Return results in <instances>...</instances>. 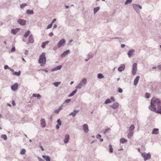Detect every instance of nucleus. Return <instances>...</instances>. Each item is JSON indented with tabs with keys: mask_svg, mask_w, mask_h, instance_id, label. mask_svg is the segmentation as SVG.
Returning a JSON list of instances; mask_svg holds the SVG:
<instances>
[{
	"mask_svg": "<svg viewBox=\"0 0 161 161\" xmlns=\"http://www.w3.org/2000/svg\"><path fill=\"white\" fill-rule=\"evenodd\" d=\"M160 105H161L160 100L159 99L153 97L151 100L150 105L149 107V108L151 111H155L156 108Z\"/></svg>",
	"mask_w": 161,
	"mask_h": 161,
	"instance_id": "obj_1",
	"label": "nucleus"
},
{
	"mask_svg": "<svg viewBox=\"0 0 161 161\" xmlns=\"http://www.w3.org/2000/svg\"><path fill=\"white\" fill-rule=\"evenodd\" d=\"M46 59L45 57V53H42L40 56L38 62L39 64H44L46 63Z\"/></svg>",
	"mask_w": 161,
	"mask_h": 161,
	"instance_id": "obj_2",
	"label": "nucleus"
},
{
	"mask_svg": "<svg viewBox=\"0 0 161 161\" xmlns=\"http://www.w3.org/2000/svg\"><path fill=\"white\" fill-rule=\"evenodd\" d=\"M87 83V79L85 78L82 79L78 85L76 87V89H80L81 87L85 86Z\"/></svg>",
	"mask_w": 161,
	"mask_h": 161,
	"instance_id": "obj_3",
	"label": "nucleus"
},
{
	"mask_svg": "<svg viewBox=\"0 0 161 161\" xmlns=\"http://www.w3.org/2000/svg\"><path fill=\"white\" fill-rule=\"evenodd\" d=\"M141 155L145 161L149 159L151 157V155L150 153H146L145 152L142 153Z\"/></svg>",
	"mask_w": 161,
	"mask_h": 161,
	"instance_id": "obj_4",
	"label": "nucleus"
},
{
	"mask_svg": "<svg viewBox=\"0 0 161 161\" xmlns=\"http://www.w3.org/2000/svg\"><path fill=\"white\" fill-rule=\"evenodd\" d=\"M137 64L136 63H134L132 66V74L133 75H135L137 72Z\"/></svg>",
	"mask_w": 161,
	"mask_h": 161,
	"instance_id": "obj_5",
	"label": "nucleus"
},
{
	"mask_svg": "<svg viewBox=\"0 0 161 161\" xmlns=\"http://www.w3.org/2000/svg\"><path fill=\"white\" fill-rule=\"evenodd\" d=\"M66 42V41L64 39H62L60 40L58 43L57 46L58 47H60L64 45Z\"/></svg>",
	"mask_w": 161,
	"mask_h": 161,
	"instance_id": "obj_6",
	"label": "nucleus"
},
{
	"mask_svg": "<svg viewBox=\"0 0 161 161\" xmlns=\"http://www.w3.org/2000/svg\"><path fill=\"white\" fill-rule=\"evenodd\" d=\"M17 22L19 24L23 26L25 25L26 23V21L22 19H18Z\"/></svg>",
	"mask_w": 161,
	"mask_h": 161,
	"instance_id": "obj_7",
	"label": "nucleus"
},
{
	"mask_svg": "<svg viewBox=\"0 0 161 161\" xmlns=\"http://www.w3.org/2000/svg\"><path fill=\"white\" fill-rule=\"evenodd\" d=\"M135 50L133 49H131L127 53V55L129 58L131 57L133 54V53L135 52Z\"/></svg>",
	"mask_w": 161,
	"mask_h": 161,
	"instance_id": "obj_8",
	"label": "nucleus"
},
{
	"mask_svg": "<svg viewBox=\"0 0 161 161\" xmlns=\"http://www.w3.org/2000/svg\"><path fill=\"white\" fill-rule=\"evenodd\" d=\"M152 111L161 114V105L156 108V110Z\"/></svg>",
	"mask_w": 161,
	"mask_h": 161,
	"instance_id": "obj_9",
	"label": "nucleus"
},
{
	"mask_svg": "<svg viewBox=\"0 0 161 161\" xmlns=\"http://www.w3.org/2000/svg\"><path fill=\"white\" fill-rule=\"evenodd\" d=\"M41 126L42 128H44L46 126V121L44 119H42L41 120Z\"/></svg>",
	"mask_w": 161,
	"mask_h": 161,
	"instance_id": "obj_10",
	"label": "nucleus"
},
{
	"mask_svg": "<svg viewBox=\"0 0 161 161\" xmlns=\"http://www.w3.org/2000/svg\"><path fill=\"white\" fill-rule=\"evenodd\" d=\"M83 129L85 132L87 133L89 131V129L88 125L86 124H84L83 125Z\"/></svg>",
	"mask_w": 161,
	"mask_h": 161,
	"instance_id": "obj_11",
	"label": "nucleus"
},
{
	"mask_svg": "<svg viewBox=\"0 0 161 161\" xmlns=\"http://www.w3.org/2000/svg\"><path fill=\"white\" fill-rule=\"evenodd\" d=\"M18 85L17 83H15L11 86V89L13 91H16L18 88Z\"/></svg>",
	"mask_w": 161,
	"mask_h": 161,
	"instance_id": "obj_12",
	"label": "nucleus"
},
{
	"mask_svg": "<svg viewBox=\"0 0 161 161\" xmlns=\"http://www.w3.org/2000/svg\"><path fill=\"white\" fill-rule=\"evenodd\" d=\"M125 68V66L124 64H121L120 67L118 68V71L119 72H121L123 71Z\"/></svg>",
	"mask_w": 161,
	"mask_h": 161,
	"instance_id": "obj_13",
	"label": "nucleus"
},
{
	"mask_svg": "<svg viewBox=\"0 0 161 161\" xmlns=\"http://www.w3.org/2000/svg\"><path fill=\"white\" fill-rule=\"evenodd\" d=\"M79 112V110H74L73 112L69 114V116H72L73 117H75L76 114Z\"/></svg>",
	"mask_w": 161,
	"mask_h": 161,
	"instance_id": "obj_14",
	"label": "nucleus"
},
{
	"mask_svg": "<svg viewBox=\"0 0 161 161\" xmlns=\"http://www.w3.org/2000/svg\"><path fill=\"white\" fill-rule=\"evenodd\" d=\"M119 105V103H118L116 102L111 105L110 107L113 109H116L118 107Z\"/></svg>",
	"mask_w": 161,
	"mask_h": 161,
	"instance_id": "obj_15",
	"label": "nucleus"
},
{
	"mask_svg": "<svg viewBox=\"0 0 161 161\" xmlns=\"http://www.w3.org/2000/svg\"><path fill=\"white\" fill-rule=\"evenodd\" d=\"M69 135L68 134L65 135L64 139V142L66 144L68 142L69 140Z\"/></svg>",
	"mask_w": 161,
	"mask_h": 161,
	"instance_id": "obj_16",
	"label": "nucleus"
},
{
	"mask_svg": "<svg viewBox=\"0 0 161 161\" xmlns=\"http://www.w3.org/2000/svg\"><path fill=\"white\" fill-rule=\"evenodd\" d=\"M159 133V130L157 128H154L152 130V134L157 135Z\"/></svg>",
	"mask_w": 161,
	"mask_h": 161,
	"instance_id": "obj_17",
	"label": "nucleus"
},
{
	"mask_svg": "<svg viewBox=\"0 0 161 161\" xmlns=\"http://www.w3.org/2000/svg\"><path fill=\"white\" fill-rule=\"evenodd\" d=\"M110 130V128H108L105 129H103L102 130V132L104 134H106L108 133L109 132Z\"/></svg>",
	"mask_w": 161,
	"mask_h": 161,
	"instance_id": "obj_18",
	"label": "nucleus"
},
{
	"mask_svg": "<svg viewBox=\"0 0 161 161\" xmlns=\"http://www.w3.org/2000/svg\"><path fill=\"white\" fill-rule=\"evenodd\" d=\"M28 40L30 43H32L34 42V39L32 35L31 34L29 36Z\"/></svg>",
	"mask_w": 161,
	"mask_h": 161,
	"instance_id": "obj_19",
	"label": "nucleus"
},
{
	"mask_svg": "<svg viewBox=\"0 0 161 161\" xmlns=\"http://www.w3.org/2000/svg\"><path fill=\"white\" fill-rule=\"evenodd\" d=\"M62 67V65L58 66L56 67H54L53 69H52L51 71L53 72V71H56L57 70H60L61 69Z\"/></svg>",
	"mask_w": 161,
	"mask_h": 161,
	"instance_id": "obj_20",
	"label": "nucleus"
},
{
	"mask_svg": "<svg viewBox=\"0 0 161 161\" xmlns=\"http://www.w3.org/2000/svg\"><path fill=\"white\" fill-rule=\"evenodd\" d=\"M139 78H140V76H136V77L135 78V79L134 80V85L135 86L137 84V83L138 82V81L139 79Z\"/></svg>",
	"mask_w": 161,
	"mask_h": 161,
	"instance_id": "obj_21",
	"label": "nucleus"
},
{
	"mask_svg": "<svg viewBox=\"0 0 161 161\" xmlns=\"http://www.w3.org/2000/svg\"><path fill=\"white\" fill-rule=\"evenodd\" d=\"M70 52V50H67L64 51L62 54L61 55V57H65Z\"/></svg>",
	"mask_w": 161,
	"mask_h": 161,
	"instance_id": "obj_22",
	"label": "nucleus"
},
{
	"mask_svg": "<svg viewBox=\"0 0 161 161\" xmlns=\"http://www.w3.org/2000/svg\"><path fill=\"white\" fill-rule=\"evenodd\" d=\"M77 89H75L70 94H69L68 97H71L74 95L77 92Z\"/></svg>",
	"mask_w": 161,
	"mask_h": 161,
	"instance_id": "obj_23",
	"label": "nucleus"
},
{
	"mask_svg": "<svg viewBox=\"0 0 161 161\" xmlns=\"http://www.w3.org/2000/svg\"><path fill=\"white\" fill-rule=\"evenodd\" d=\"M42 157L46 161H50V158L48 156L43 155L42 156Z\"/></svg>",
	"mask_w": 161,
	"mask_h": 161,
	"instance_id": "obj_24",
	"label": "nucleus"
},
{
	"mask_svg": "<svg viewBox=\"0 0 161 161\" xmlns=\"http://www.w3.org/2000/svg\"><path fill=\"white\" fill-rule=\"evenodd\" d=\"M119 141L120 143L123 144L127 142V140L126 139L122 138L120 139Z\"/></svg>",
	"mask_w": 161,
	"mask_h": 161,
	"instance_id": "obj_25",
	"label": "nucleus"
},
{
	"mask_svg": "<svg viewBox=\"0 0 161 161\" xmlns=\"http://www.w3.org/2000/svg\"><path fill=\"white\" fill-rule=\"evenodd\" d=\"M135 129V126L134 125H130L129 129V131L133 132V130Z\"/></svg>",
	"mask_w": 161,
	"mask_h": 161,
	"instance_id": "obj_26",
	"label": "nucleus"
},
{
	"mask_svg": "<svg viewBox=\"0 0 161 161\" xmlns=\"http://www.w3.org/2000/svg\"><path fill=\"white\" fill-rule=\"evenodd\" d=\"M26 13L28 14H34L33 11L32 10H30V9H27L26 11Z\"/></svg>",
	"mask_w": 161,
	"mask_h": 161,
	"instance_id": "obj_27",
	"label": "nucleus"
},
{
	"mask_svg": "<svg viewBox=\"0 0 161 161\" xmlns=\"http://www.w3.org/2000/svg\"><path fill=\"white\" fill-rule=\"evenodd\" d=\"M100 7H97L94 8L93 13L94 14H95L99 10Z\"/></svg>",
	"mask_w": 161,
	"mask_h": 161,
	"instance_id": "obj_28",
	"label": "nucleus"
},
{
	"mask_svg": "<svg viewBox=\"0 0 161 161\" xmlns=\"http://www.w3.org/2000/svg\"><path fill=\"white\" fill-rule=\"evenodd\" d=\"M48 43V41H47L45 42H43L42 45V47L43 48H44L45 47L46 45Z\"/></svg>",
	"mask_w": 161,
	"mask_h": 161,
	"instance_id": "obj_29",
	"label": "nucleus"
},
{
	"mask_svg": "<svg viewBox=\"0 0 161 161\" xmlns=\"http://www.w3.org/2000/svg\"><path fill=\"white\" fill-rule=\"evenodd\" d=\"M133 132L129 131V133L127 135V137L128 138L130 139L133 136Z\"/></svg>",
	"mask_w": 161,
	"mask_h": 161,
	"instance_id": "obj_30",
	"label": "nucleus"
},
{
	"mask_svg": "<svg viewBox=\"0 0 161 161\" xmlns=\"http://www.w3.org/2000/svg\"><path fill=\"white\" fill-rule=\"evenodd\" d=\"M1 138L3 139L4 140H6L7 139V136L5 134L2 135L1 136Z\"/></svg>",
	"mask_w": 161,
	"mask_h": 161,
	"instance_id": "obj_31",
	"label": "nucleus"
},
{
	"mask_svg": "<svg viewBox=\"0 0 161 161\" xmlns=\"http://www.w3.org/2000/svg\"><path fill=\"white\" fill-rule=\"evenodd\" d=\"M109 152L110 153H112L113 152V149L111 145L110 144L109 145Z\"/></svg>",
	"mask_w": 161,
	"mask_h": 161,
	"instance_id": "obj_32",
	"label": "nucleus"
},
{
	"mask_svg": "<svg viewBox=\"0 0 161 161\" xmlns=\"http://www.w3.org/2000/svg\"><path fill=\"white\" fill-rule=\"evenodd\" d=\"M30 32V31L29 30H28L24 34V36L25 38L27 37L29 35Z\"/></svg>",
	"mask_w": 161,
	"mask_h": 161,
	"instance_id": "obj_33",
	"label": "nucleus"
},
{
	"mask_svg": "<svg viewBox=\"0 0 161 161\" xmlns=\"http://www.w3.org/2000/svg\"><path fill=\"white\" fill-rule=\"evenodd\" d=\"M33 96V97H37L38 98H39L41 97V96L39 94H34Z\"/></svg>",
	"mask_w": 161,
	"mask_h": 161,
	"instance_id": "obj_34",
	"label": "nucleus"
},
{
	"mask_svg": "<svg viewBox=\"0 0 161 161\" xmlns=\"http://www.w3.org/2000/svg\"><path fill=\"white\" fill-rule=\"evenodd\" d=\"M13 74L17 76H19L20 75V71H19V72H14L13 73Z\"/></svg>",
	"mask_w": 161,
	"mask_h": 161,
	"instance_id": "obj_35",
	"label": "nucleus"
},
{
	"mask_svg": "<svg viewBox=\"0 0 161 161\" xmlns=\"http://www.w3.org/2000/svg\"><path fill=\"white\" fill-rule=\"evenodd\" d=\"M60 82H55L53 84L55 86L57 87L58 86V85L60 84Z\"/></svg>",
	"mask_w": 161,
	"mask_h": 161,
	"instance_id": "obj_36",
	"label": "nucleus"
},
{
	"mask_svg": "<svg viewBox=\"0 0 161 161\" xmlns=\"http://www.w3.org/2000/svg\"><path fill=\"white\" fill-rule=\"evenodd\" d=\"M26 152V150L25 149H23L21 151L20 153L22 155H24Z\"/></svg>",
	"mask_w": 161,
	"mask_h": 161,
	"instance_id": "obj_37",
	"label": "nucleus"
},
{
	"mask_svg": "<svg viewBox=\"0 0 161 161\" xmlns=\"http://www.w3.org/2000/svg\"><path fill=\"white\" fill-rule=\"evenodd\" d=\"M132 1V0H126L125 3V4L126 5L130 3Z\"/></svg>",
	"mask_w": 161,
	"mask_h": 161,
	"instance_id": "obj_38",
	"label": "nucleus"
},
{
	"mask_svg": "<svg viewBox=\"0 0 161 161\" xmlns=\"http://www.w3.org/2000/svg\"><path fill=\"white\" fill-rule=\"evenodd\" d=\"M17 31L14 29H12L11 30V33L13 34L14 35H15L16 34Z\"/></svg>",
	"mask_w": 161,
	"mask_h": 161,
	"instance_id": "obj_39",
	"label": "nucleus"
},
{
	"mask_svg": "<svg viewBox=\"0 0 161 161\" xmlns=\"http://www.w3.org/2000/svg\"><path fill=\"white\" fill-rule=\"evenodd\" d=\"M111 103L110 99H108L106 100L105 101V102L104 103L105 104H107L108 103Z\"/></svg>",
	"mask_w": 161,
	"mask_h": 161,
	"instance_id": "obj_40",
	"label": "nucleus"
},
{
	"mask_svg": "<svg viewBox=\"0 0 161 161\" xmlns=\"http://www.w3.org/2000/svg\"><path fill=\"white\" fill-rule=\"evenodd\" d=\"M27 6V4L26 3H23V4H21V5H20V7L21 8H24L25 6Z\"/></svg>",
	"mask_w": 161,
	"mask_h": 161,
	"instance_id": "obj_41",
	"label": "nucleus"
},
{
	"mask_svg": "<svg viewBox=\"0 0 161 161\" xmlns=\"http://www.w3.org/2000/svg\"><path fill=\"white\" fill-rule=\"evenodd\" d=\"M71 99H68L65 100L63 104H64L66 103H68L71 101Z\"/></svg>",
	"mask_w": 161,
	"mask_h": 161,
	"instance_id": "obj_42",
	"label": "nucleus"
},
{
	"mask_svg": "<svg viewBox=\"0 0 161 161\" xmlns=\"http://www.w3.org/2000/svg\"><path fill=\"white\" fill-rule=\"evenodd\" d=\"M57 122L58 123V125H61V121L60 119H58L57 120Z\"/></svg>",
	"mask_w": 161,
	"mask_h": 161,
	"instance_id": "obj_43",
	"label": "nucleus"
},
{
	"mask_svg": "<svg viewBox=\"0 0 161 161\" xmlns=\"http://www.w3.org/2000/svg\"><path fill=\"white\" fill-rule=\"evenodd\" d=\"M136 7H138V8H139L140 9H141L142 8V6L139 4L135 5L134 6L135 8H136Z\"/></svg>",
	"mask_w": 161,
	"mask_h": 161,
	"instance_id": "obj_44",
	"label": "nucleus"
},
{
	"mask_svg": "<svg viewBox=\"0 0 161 161\" xmlns=\"http://www.w3.org/2000/svg\"><path fill=\"white\" fill-rule=\"evenodd\" d=\"M145 96L146 98H148L150 96V94L148 93H146L145 94Z\"/></svg>",
	"mask_w": 161,
	"mask_h": 161,
	"instance_id": "obj_45",
	"label": "nucleus"
},
{
	"mask_svg": "<svg viewBox=\"0 0 161 161\" xmlns=\"http://www.w3.org/2000/svg\"><path fill=\"white\" fill-rule=\"evenodd\" d=\"M118 91L120 93H121L123 92V90L120 88H119L118 89Z\"/></svg>",
	"mask_w": 161,
	"mask_h": 161,
	"instance_id": "obj_46",
	"label": "nucleus"
},
{
	"mask_svg": "<svg viewBox=\"0 0 161 161\" xmlns=\"http://www.w3.org/2000/svg\"><path fill=\"white\" fill-rule=\"evenodd\" d=\"M53 24H51V23L49 24L47 26V29H48L52 27V26Z\"/></svg>",
	"mask_w": 161,
	"mask_h": 161,
	"instance_id": "obj_47",
	"label": "nucleus"
},
{
	"mask_svg": "<svg viewBox=\"0 0 161 161\" xmlns=\"http://www.w3.org/2000/svg\"><path fill=\"white\" fill-rule=\"evenodd\" d=\"M92 54H88L87 55V57L89 59L92 58Z\"/></svg>",
	"mask_w": 161,
	"mask_h": 161,
	"instance_id": "obj_48",
	"label": "nucleus"
},
{
	"mask_svg": "<svg viewBox=\"0 0 161 161\" xmlns=\"http://www.w3.org/2000/svg\"><path fill=\"white\" fill-rule=\"evenodd\" d=\"M15 47H12L11 49V51L12 52H15Z\"/></svg>",
	"mask_w": 161,
	"mask_h": 161,
	"instance_id": "obj_49",
	"label": "nucleus"
},
{
	"mask_svg": "<svg viewBox=\"0 0 161 161\" xmlns=\"http://www.w3.org/2000/svg\"><path fill=\"white\" fill-rule=\"evenodd\" d=\"M59 111H60L58 109H57L55 110L54 111V112L55 113L58 114L59 113Z\"/></svg>",
	"mask_w": 161,
	"mask_h": 161,
	"instance_id": "obj_50",
	"label": "nucleus"
},
{
	"mask_svg": "<svg viewBox=\"0 0 161 161\" xmlns=\"http://www.w3.org/2000/svg\"><path fill=\"white\" fill-rule=\"evenodd\" d=\"M64 104H62L61 106H60L59 108L58 109L60 111V110H62V107L64 106Z\"/></svg>",
	"mask_w": 161,
	"mask_h": 161,
	"instance_id": "obj_51",
	"label": "nucleus"
},
{
	"mask_svg": "<svg viewBox=\"0 0 161 161\" xmlns=\"http://www.w3.org/2000/svg\"><path fill=\"white\" fill-rule=\"evenodd\" d=\"M135 5H138V4H133V9L135 10L136 11V10H137V9L138 8V7H136V8H134V6Z\"/></svg>",
	"mask_w": 161,
	"mask_h": 161,
	"instance_id": "obj_52",
	"label": "nucleus"
},
{
	"mask_svg": "<svg viewBox=\"0 0 161 161\" xmlns=\"http://www.w3.org/2000/svg\"><path fill=\"white\" fill-rule=\"evenodd\" d=\"M96 137L97 138L100 139V141H101V139L100 137H101V135L100 134H98L96 136Z\"/></svg>",
	"mask_w": 161,
	"mask_h": 161,
	"instance_id": "obj_53",
	"label": "nucleus"
},
{
	"mask_svg": "<svg viewBox=\"0 0 161 161\" xmlns=\"http://www.w3.org/2000/svg\"><path fill=\"white\" fill-rule=\"evenodd\" d=\"M4 68L5 69H9V68H9V67L7 65H5V66H4Z\"/></svg>",
	"mask_w": 161,
	"mask_h": 161,
	"instance_id": "obj_54",
	"label": "nucleus"
},
{
	"mask_svg": "<svg viewBox=\"0 0 161 161\" xmlns=\"http://www.w3.org/2000/svg\"><path fill=\"white\" fill-rule=\"evenodd\" d=\"M29 51L27 50H25V55H28V54Z\"/></svg>",
	"mask_w": 161,
	"mask_h": 161,
	"instance_id": "obj_55",
	"label": "nucleus"
},
{
	"mask_svg": "<svg viewBox=\"0 0 161 161\" xmlns=\"http://www.w3.org/2000/svg\"><path fill=\"white\" fill-rule=\"evenodd\" d=\"M110 100H112L113 102L115 101V99L114 97H111L110 98Z\"/></svg>",
	"mask_w": 161,
	"mask_h": 161,
	"instance_id": "obj_56",
	"label": "nucleus"
},
{
	"mask_svg": "<svg viewBox=\"0 0 161 161\" xmlns=\"http://www.w3.org/2000/svg\"><path fill=\"white\" fill-rule=\"evenodd\" d=\"M53 35V34L52 32H51L49 34V36H52Z\"/></svg>",
	"mask_w": 161,
	"mask_h": 161,
	"instance_id": "obj_57",
	"label": "nucleus"
},
{
	"mask_svg": "<svg viewBox=\"0 0 161 161\" xmlns=\"http://www.w3.org/2000/svg\"><path fill=\"white\" fill-rule=\"evenodd\" d=\"M56 21V19H54L52 21L51 23L52 24Z\"/></svg>",
	"mask_w": 161,
	"mask_h": 161,
	"instance_id": "obj_58",
	"label": "nucleus"
},
{
	"mask_svg": "<svg viewBox=\"0 0 161 161\" xmlns=\"http://www.w3.org/2000/svg\"><path fill=\"white\" fill-rule=\"evenodd\" d=\"M12 105L13 106H14L15 105V103L14 100H13L12 102Z\"/></svg>",
	"mask_w": 161,
	"mask_h": 161,
	"instance_id": "obj_59",
	"label": "nucleus"
},
{
	"mask_svg": "<svg viewBox=\"0 0 161 161\" xmlns=\"http://www.w3.org/2000/svg\"><path fill=\"white\" fill-rule=\"evenodd\" d=\"M97 77L99 79H101V73H99L98 74Z\"/></svg>",
	"mask_w": 161,
	"mask_h": 161,
	"instance_id": "obj_60",
	"label": "nucleus"
},
{
	"mask_svg": "<svg viewBox=\"0 0 161 161\" xmlns=\"http://www.w3.org/2000/svg\"><path fill=\"white\" fill-rule=\"evenodd\" d=\"M125 46V45L124 44H122L121 45V47L122 48H123Z\"/></svg>",
	"mask_w": 161,
	"mask_h": 161,
	"instance_id": "obj_61",
	"label": "nucleus"
},
{
	"mask_svg": "<svg viewBox=\"0 0 161 161\" xmlns=\"http://www.w3.org/2000/svg\"><path fill=\"white\" fill-rule=\"evenodd\" d=\"M38 160L39 161H44L43 159L40 158H38Z\"/></svg>",
	"mask_w": 161,
	"mask_h": 161,
	"instance_id": "obj_62",
	"label": "nucleus"
},
{
	"mask_svg": "<svg viewBox=\"0 0 161 161\" xmlns=\"http://www.w3.org/2000/svg\"><path fill=\"white\" fill-rule=\"evenodd\" d=\"M57 25L56 24H54L53 26V29H55L57 27Z\"/></svg>",
	"mask_w": 161,
	"mask_h": 161,
	"instance_id": "obj_63",
	"label": "nucleus"
},
{
	"mask_svg": "<svg viewBox=\"0 0 161 161\" xmlns=\"http://www.w3.org/2000/svg\"><path fill=\"white\" fill-rule=\"evenodd\" d=\"M158 68L160 70L161 69V65H159L158 66Z\"/></svg>",
	"mask_w": 161,
	"mask_h": 161,
	"instance_id": "obj_64",
	"label": "nucleus"
}]
</instances>
